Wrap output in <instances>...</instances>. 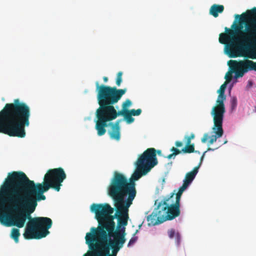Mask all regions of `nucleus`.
Instances as JSON below:
<instances>
[{
	"label": "nucleus",
	"mask_w": 256,
	"mask_h": 256,
	"mask_svg": "<svg viewBox=\"0 0 256 256\" xmlns=\"http://www.w3.org/2000/svg\"><path fill=\"white\" fill-rule=\"evenodd\" d=\"M226 99V96L218 95L216 102V105L214 106L211 111L210 114L213 117V121L223 122L224 114L226 112L224 100Z\"/></svg>",
	"instance_id": "ddd939ff"
},
{
	"label": "nucleus",
	"mask_w": 256,
	"mask_h": 256,
	"mask_svg": "<svg viewBox=\"0 0 256 256\" xmlns=\"http://www.w3.org/2000/svg\"><path fill=\"white\" fill-rule=\"evenodd\" d=\"M175 145L176 147H181L182 146L183 144L182 142L180 141H176L175 143Z\"/></svg>",
	"instance_id": "7c9ffc66"
},
{
	"label": "nucleus",
	"mask_w": 256,
	"mask_h": 256,
	"mask_svg": "<svg viewBox=\"0 0 256 256\" xmlns=\"http://www.w3.org/2000/svg\"><path fill=\"white\" fill-rule=\"evenodd\" d=\"M20 236V230L18 228H13L12 230L11 238H13L16 243L18 242V238Z\"/></svg>",
	"instance_id": "aec40b11"
},
{
	"label": "nucleus",
	"mask_w": 256,
	"mask_h": 256,
	"mask_svg": "<svg viewBox=\"0 0 256 256\" xmlns=\"http://www.w3.org/2000/svg\"><path fill=\"white\" fill-rule=\"evenodd\" d=\"M168 235L170 238H172L175 236L176 242L178 244L180 243V236L178 232H176L174 229H170L168 231Z\"/></svg>",
	"instance_id": "6ab92c4d"
},
{
	"label": "nucleus",
	"mask_w": 256,
	"mask_h": 256,
	"mask_svg": "<svg viewBox=\"0 0 256 256\" xmlns=\"http://www.w3.org/2000/svg\"><path fill=\"white\" fill-rule=\"evenodd\" d=\"M38 197L10 172L0 188V222L6 226H24L32 219Z\"/></svg>",
	"instance_id": "f03ea898"
},
{
	"label": "nucleus",
	"mask_w": 256,
	"mask_h": 256,
	"mask_svg": "<svg viewBox=\"0 0 256 256\" xmlns=\"http://www.w3.org/2000/svg\"><path fill=\"white\" fill-rule=\"evenodd\" d=\"M231 107L232 110L234 109L237 105V99L236 97H233L230 100Z\"/></svg>",
	"instance_id": "bb28decb"
},
{
	"label": "nucleus",
	"mask_w": 256,
	"mask_h": 256,
	"mask_svg": "<svg viewBox=\"0 0 256 256\" xmlns=\"http://www.w3.org/2000/svg\"><path fill=\"white\" fill-rule=\"evenodd\" d=\"M222 122L218 121H214V126L212 128V130L215 133V135H212L210 137L208 142L209 144H212L216 141L218 138L222 137L224 134L222 129Z\"/></svg>",
	"instance_id": "dca6fc26"
},
{
	"label": "nucleus",
	"mask_w": 256,
	"mask_h": 256,
	"mask_svg": "<svg viewBox=\"0 0 256 256\" xmlns=\"http://www.w3.org/2000/svg\"><path fill=\"white\" fill-rule=\"evenodd\" d=\"M182 194L172 192L169 196L165 197L160 203L164 222L172 220L180 214V200Z\"/></svg>",
	"instance_id": "1a4fd4ad"
},
{
	"label": "nucleus",
	"mask_w": 256,
	"mask_h": 256,
	"mask_svg": "<svg viewBox=\"0 0 256 256\" xmlns=\"http://www.w3.org/2000/svg\"><path fill=\"white\" fill-rule=\"evenodd\" d=\"M10 173L37 196L38 200H42L46 199L44 193L50 188L59 192L62 186V183L66 177L64 170L62 168L50 169L45 174L42 183L36 184L22 172H12Z\"/></svg>",
	"instance_id": "423d86ee"
},
{
	"label": "nucleus",
	"mask_w": 256,
	"mask_h": 256,
	"mask_svg": "<svg viewBox=\"0 0 256 256\" xmlns=\"http://www.w3.org/2000/svg\"><path fill=\"white\" fill-rule=\"evenodd\" d=\"M228 83L226 82H225L224 84H223L220 86V89L218 90V92L220 96H226L224 94L225 90L226 87Z\"/></svg>",
	"instance_id": "5701e85b"
},
{
	"label": "nucleus",
	"mask_w": 256,
	"mask_h": 256,
	"mask_svg": "<svg viewBox=\"0 0 256 256\" xmlns=\"http://www.w3.org/2000/svg\"><path fill=\"white\" fill-rule=\"evenodd\" d=\"M250 12L253 15L256 16V8L254 7L250 11Z\"/></svg>",
	"instance_id": "2f4dec72"
},
{
	"label": "nucleus",
	"mask_w": 256,
	"mask_h": 256,
	"mask_svg": "<svg viewBox=\"0 0 256 256\" xmlns=\"http://www.w3.org/2000/svg\"><path fill=\"white\" fill-rule=\"evenodd\" d=\"M214 150L210 148H208V150Z\"/></svg>",
	"instance_id": "4c0bfd02"
},
{
	"label": "nucleus",
	"mask_w": 256,
	"mask_h": 256,
	"mask_svg": "<svg viewBox=\"0 0 256 256\" xmlns=\"http://www.w3.org/2000/svg\"><path fill=\"white\" fill-rule=\"evenodd\" d=\"M96 90L98 92L97 98L99 108L96 111V129L100 136L104 135L106 132V122L115 120L118 116H124L128 110L122 108L120 110L116 111L114 105L116 104L126 92V88L118 89L116 87H112L104 84L99 85L98 82H96Z\"/></svg>",
	"instance_id": "20e7f679"
},
{
	"label": "nucleus",
	"mask_w": 256,
	"mask_h": 256,
	"mask_svg": "<svg viewBox=\"0 0 256 256\" xmlns=\"http://www.w3.org/2000/svg\"><path fill=\"white\" fill-rule=\"evenodd\" d=\"M89 250L84 256H117L120 250L92 242L86 241Z\"/></svg>",
	"instance_id": "f8f14e48"
},
{
	"label": "nucleus",
	"mask_w": 256,
	"mask_h": 256,
	"mask_svg": "<svg viewBox=\"0 0 256 256\" xmlns=\"http://www.w3.org/2000/svg\"><path fill=\"white\" fill-rule=\"evenodd\" d=\"M250 16H256L252 14L250 10L247 14H236V20L231 26V29L226 27V33L220 34L219 42L220 44H226L230 42L226 46L225 50L230 58L242 56V52L248 46L256 43V20L250 19L248 22L245 24L244 30H242V24L250 18Z\"/></svg>",
	"instance_id": "7ed1b4c3"
},
{
	"label": "nucleus",
	"mask_w": 256,
	"mask_h": 256,
	"mask_svg": "<svg viewBox=\"0 0 256 256\" xmlns=\"http://www.w3.org/2000/svg\"><path fill=\"white\" fill-rule=\"evenodd\" d=\"M120 120H118L115 124H112V132H110V136L111 138L119 140L120 138V127L119 126Z\"/></svg>",
	"instance_id": "f3484780"
},
{
	"label": "nucleus",
	"mask_w": 256,
	"mask_h": 256,
	"mask_svg": "<svg viewBox=\"0 0 256 256\" xmlns=\"http://www.w3.org/2000/svg\"><path fill=\"white\" fill-rule=\"evenodd\" d=\"M122 72H119L116 76V84L118 86H120L122 82Z\"/></svg>",
	"instance_id": "b1692460"
},
{
	"label": "nucleus",
	"mask_w": 256,
	"mask_h": 256,
	"mask_svg": "<svg viewBox=\"0 0 256 256\" xmlns=\"http://www.w3.org/2000/svg\"><path fill=\"white\" fill-rule=\"evenodd\" d=\"M255 112H256V109H255V110H254Z\"/></svg>",
	"instance_id": "ea45409f"
},
{
	"label": "nucleus",
	"mask_w": 256,
	"mask_h": 256,
	"mask_svg": "<svg viewBox=\"0 0 256 256\" xmlns=\"http://www.w3.org/2000/svg\"><path fill=\"white\" fill-rule=\"evenodd\" d=\"M170 151L172 152H173V154L176 156L177 154H179L180 153L181 151H180L178 149L174 148V147H172L171 149H170Z\"/></svg>",
	"instance_id": "c85d7f7f"
},
{
	"label": "nucleus",
	"mask_w": 256,
	"mask_h": 256,
	"mask_svg": "<svg viewBox=\"0 0 256 256\" xmlns=\"http://www.w3.org/2000/svg\"><path fill=\"white\" fill-rule=\"evenodd\" d=\"M136 169L128 180L122 174L115 171L108 187V195H114L120 197L134 200L136 194V180L142 176L146 175L144 169L136 165Z\"/></svg>",
	"instance_id": "0eeeda50"
},
{
	"label": "nucleus",
	"mask_w": 256,
	"mask_h": 256,
	"mask_svg": "<svg viewBox=\"0 0 256 256\" xmlns=\"http://www.w3.org/2000/svg\"><path fill=\"white\" fill-rule=\"evenodd\" d=\"M252 82L251 81L248 82V86H252Z\"/></svg>",
	"instance_id": "e433bc0d"
},
{
	"label": "nucleus",
	"mask_w": 256,
	"mask_h": 256,
	"mask_svg": "<svg viewBox=\"0 0 256 256\" xmlns=\"http://www.w3.org/2000/svg\"><path fill=\"white\" fill-rule=\"evenodd\" d=\"M224 10V6L214 4L210 7V13L214 18H216L218 16V13H222Z\"/></svg>",
	"instance_id": "a211bd4d"
},
{
	"label": "nucleus",
	"mask_w": 256,
	"mask_h": 256,
	"mask_svg": "<svg viewBox=\"0 0 256 256\" xmlns=\"http://www.w3.org/2000/svg\"><path fill=\"white\" fill-rule=\"evenodd\" d=\"M52 224V220L49 218H32L27 224L24 236L26 240L45 238L50 234L48 230Z\"/></svg>",
	"instance_id": "6e6552de"
},
{
	"label": "nucleus",
	"mask_w": 256,
	"mask_h": 256,
	"mask_svg": "<svg viewBox=\"0 0 256 256\" xmlns=\"http://www.w3.org/2000/svg\"><path fill=\"white\" fill-rule=\"evenodd\" d=\"M228 64L232 71H228L225 76V79L227 83L230 82L232 79V73H235V78L242 77L244 74L249 70L256 71V62L248 60H244L237 62L235 60H230Z\"/></svg>",
	"instance_id": "9d476101"
},
{
	"label": "nucleus",
	"mask_w": 256,
	"mask_h": 256,
	"mask_svg": "<svg viewBox=\"0 0 256 256\" xmlns=\"http://www.w3.org/2000/svg\"><path fill=\"white\" fill-rule=\"evenodd\" d=\"M103 80H104V81L105 82H106L108 81V77L106 76H104L103 78Z\"/></svg>",
	"instance_id": "c9c22d12"
},
{
	"label": "nucleus",
	"mask_w": 256,
	"mask_h": 256,
	"mask_svg": "<svg viewBox=\"0 0 256 256\" xmlns=\"http://www.w3.org/2000/svg\"><path fill=\"white\" fill-rule=\"evenodd\" d=\"M114 202L116 212L106 203L93 204L90 210L94 212L98 220L97 228L92 227L86 233V241L92 242L118 250L126 242V228L128 218V208L133 200L114 195H109Z\"/></svg>",
	"instance_id": "f257e3e1"
},
{
	"label": "nucleus",
	"mask_w": 256,
	"mask_h": 256,
	"mask_svg": "<svg viewBox=\"0 0 256 256\" xmlns=\"http://www.w3.org/2000/svg\"><path fill=\"white\" fill-rule=\"evenodd\" d=\"M128 112H130V114L133 116H139L142 113V110L140 109V108H138V109H137V110H134V109H132V110H128Z\"/></svg>",
	"instance_id": "393cba45"
},
{
	"label": "nucleus",
	"mask_w": 256,
	"mask_h": 256,
	"mask_svg": "<svg viewBox=\"0 0 256 256\" xmlns=\"http://www.w3.org/2000/svg\"><path fill=\"white\" fill-rule=\"evenodd\" d=\"M157 152H158V154H160L161 151H160V150H158V151H157Z\"/></svg>",
	"instance_id": "58836bf2"
},
{
	"label": "nucleus",
	"mask_w": 256,
	"mask_h": 256,
	"mask_svg": "<svg viewBox=\"0 0 256 256\" xmlns=\"http://www.w3.org/2000/svg\"><path fill=\"white\" fill-rule=\"evenodd\" d=\"M30 109L18 98L6 104L0 111V133L10 136L24 138L25 127L30 125Z\"/></svg>",
	"instance_id": "39448f33"
},
{
	"label": "nucleus",
	"mask_w": 256,
	"mask_h": 256,
	"mask_svg": "<svg viewBox=\"0 0 256 256\" xmlns=\"http://www.w3.org/2000/svg\"><path fill=\"white\" fill-rule=\"evenodd\" d=\"M132 104V102L129 100L127 99L122 104V108L125 110H128V108Z\"/></svg>",
	"instance_id": "a878e982"
},
{
	"label": "nucleus",
	"mask_w": 256,
	"mask_h": 256,
	"mask_svg": "<svg viewBox=\"0 0 256 256\" xmlns=\"http://www.w3.org/2000/svg\"><path fill=\"white\" fill-rule=\"evenodd\" d=\"M209 138V136L208 134L206 133L204 134L203 137L202 138V143H206L208 140V139Z\"/></svg>",
	"instance_id": "c756f323"
},
{
	"label": "nucleus",
	"mask_w": 256,
	"mask_h": 256,
	"mask_svg": "<svg viewBox=\"0 0 256 256\" xmlns=\"http://www.w3.org/2000/svg\"><path fill=\"white\" fill-rule=\"evenodd\" d=\"M156 152L154 148L146 149L139 156L136 164L142 168L144 169L145 173H148L158 163Z\"/></svg>",
	"instance_id": "9b49d317"
},
{
	"label": "nucleus",
	"mask_w": 256,
	"mask_h": 256,
	"mask_svg": "<svg viewBox=\"0 0 256 256\" xmlns=\"http://www.w3.org/2000/svg\"><path fill=\"white\" fill-rule=\"evenodd\" d=\"M206 152H204L202 156H201L200 162L198 166L194 167L192 170L186 174L184 179L183 181V184L178 188V193L182 194L183 192L185 190L188 186L192 182L193 180L194 179L196 174L198 172V169L201 165L202 162L203 160Z\"/></svg>",
	"instance_id": "4468645a"
},
{
	"label": "nucleus",
	"mask_w": 256,
	"mask_h": 256,
	"mask_svg": "<svg viewBox=\"0 0 256 256\" xmlns=\"http://www.w3.org/2000/svg\"><path fill=\"white\" fill-rule=\"evenodd\" d=\"M128 110L124 116V120L128 124H131L134 122V119Z\"/></svg>",
	"instance_id": "4be33fe9"
},
{
	"label": "nucleus",
	"mask_w": 256,
	"mask_h": 256,
	"mask_svg": "<svg viewBox=\"0 0 256 256\" xmlns=\"http://www.w3.org/2000/svg\"><path fill=\"white\" fill-rule=\"evenodd\" d=\"M176 156L173 153L172 154H171L169 155H168L166 158H168V159H170L172 158L173 156Z\"/></svg>",
	"instance_id": "f704fd0d"
},
{
	"label": "nucleus",
	"mask_w": 256,
	"mask_h": 256,
	"mask_svg": "<svg viewBox=\"0 0 256 256\" xmlns=\"http://www.w3.org/2000/svg\"><path fill=\"white\" fill-rule=\"evenodd\" d=\"M184 138L186 140V144H192L191 140H189L186 136Z\"/></svg>",
	"instance_id": "72a5a7b5"
},
{
	"label": "nucleus",
	"mask_w": 256,
	"mask_h": 256,
	"mask_svg": "<svg viewBox=\"0 0 256 256\" xmlns=\"http://www.w3.org/2000/svg\"><path fill=\"white\" fill-rule=\"evenodd\" d=\"M137 240H138V237L137 236H132L130 240H129V242H128V246L130 247V246H131L132 245L134 244L136 242Z\"/></svg>",
	"instance_id": "cd10ccee"
},
{
	"label": "nucleus",
	"mask_w": 256,
	"mask_h": 256,
	"mask_svg": "<svg viewBox=\"0 0 256 256\" xmlns=\"http://www.w3.org/2000/svg\"><path fill=\"white\" fill-rule=\"evenodd\" d=\"M189 140H191L194 139V134H191L190 136H186Z\"/></svg>",
	"instance_id": "473e14b6"
},
{
	"label": "nucleus",
	"mask_w": 256,
	"mask_h": 256,
	"mask_svg": "<svg viewBox=\"0 0 256 256\" xmlns=\"http://www.w3.org/2000/svg\"><path fill=\"white\" fill-rule=\"evenodd\" d=\"M160 206L161 207V205L159 202L157 208L150 215L147 216L146 220L149 226L157 225L164 222L162 210H160Z\"/></svg>",
	"instance_id": "2eb2a0df"
},
{
	"label": "nucleus",
	"mask_w": 256,
	"mask_h": 256,
	"mask_svg": "<svg viewBox=\"0 0 256 256\" xmlns=\"http://www.w3.org/2000/svg\"><path fill=\"white\" fill-rule=\"evenodd\" d=\"M182 152L184 153L188 154L196 152V151H194V144H186V146L182 150Z\"/></svg>",
	"instance_id": "412c9836"
}]
</instances>
